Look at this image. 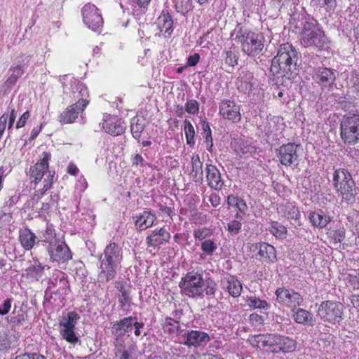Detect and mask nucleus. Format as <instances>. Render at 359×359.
<instances>
[{
	"mask_svg": "<svg viewBox=\"0 0 359 359\" xmlns=\"http://www.w3.org/2000/svg\"><path fill=\"white\" fill-rule=\"evenodd\" d=\"M299 64L300 60L296 49L288 43H283L271 61L270 71L278 79L282 78L283 82L290 81L297 75Z\"/></svg>",
	"mask_w": 359,
	"mask_h": 359,
	"instance_id": "f257e3e1",
	"label": "nucleus"
},
{
	"mask_svg": "<svg viewBox=\"0 0 359 359\" xmlns=\"http://www.w3.org/2000/svg\"><path fill=\"white\" fill-rule=\"evenodd\" d=\"M179 287L182 293L191 298H203L204 292L214 297L217 290L216 283L208 278H203V271H192L181 278Z\"/></svg>",
	"mask_w": 359,
	"mask_h": 359,
	"instance_id": "f03ea898",
	"label": "nucleus"
},
{
	"mask_svg": "<svg viewBox=\"0 0 359 359\" xmlns=\"http://www.w3.org/2000/svg\"><path fill=\"white\" fill-rule=\"evenodd\" d=\"M122 258V249L118 244L110 243L107 245L100 256V271L97 276L98 281L107 283L114 278Z\"/></svg>",
	"mask_w": 359,
	"mask_h": 359,
	"instance_id": "7ed1b4c3",
	"label": "nucleus"
},
{
	"mask_svg": "<svg viewBox=\"0 0 359 359\" xmlns=\"http://www.w3.org/2000/svg\"><path fill=\"white\" fill-rule=\"evenodd\" d=\"M250 342L254 347H259L261 345L264 348H267L273 353H292L297 347L294 339L278 334H256L252 337Z\"/></svg>",
	"mask_w": 359,
	"mask_h": 359,
	"instance_id": "20e7f679",
	"label": "nucleus"
},
{
	"mask_svg": "<svg viewBox=\"0 0 359 359\" xmlns=\"http://www.w3.org/2000/svg\"><path fill=\"white\" fill-rule=\"evenodd\" d=\"M235 41L241 50L249 57H255L262 54L265 39L262 34L252 32L243 27H237Z\"/></svg>",
	"mask_w": 359,
	"mask_h": 359,
	"instance_id": "39448f33",
	"label": "nucleus"
},
{
	"mask_svg": "<svg viewBox=\"0 0 359 359\" xmlns=\"http://www.w3.org/2000/svg\"><path fill=\"white\" fill-rule=\"evenodd\" d=\"M332 185L342 201L348 204L355 202L357 188L351 173L345 168L335 169L332 175Z\"/></svg>",
	"mask_w": 359,
	"mask_h": 359,
	"instance_id": "423d86ee",
	"label": "nucleus"
},
{
	"mask_svg": "<svg viewBox=\"0 0 359 359\" xmlns=\"http://www.w3.org/2000/svg\"><path fill=\"white\" fill-rule=\"evenodd\" d=\"M340 136L346 144L354 145L359 141V111H351L343 116Z\"/></svg>",
	"mask_w": 359,
	"mask_h": 359,
	"instance_id": "0eeeda50",
	"label": "nucleus"
},
{
	"mask_svg": "<svg viewBox=\"0 0 359 359\" xmlns=\"http://www.w3.org/2000/svg\"><path fill=\"white\" fill-rule=\"evenodd\" d=\"M343 307L342 304L338 302H323L318 307V314L324 321L335 324L342 318Z\"/></svg>",
	"mask_w": 359,
	"mask_h": 359,
	"instance_id": "6e6552de",
	"label": "nucleus"
},
{
	"mask_svg": "<svg viewBox=\"0 0 359 359\" xmlns=\"http://www.w3.org/2000/svg\"><path fill=\"white\" fill-rule=\"evenodd\" d=\"M300 147V144L290 142L281 145L276 149L278 161L285 166H297L299 161L298 149Z\"/></svg>",
	"mask_w": 359,
	"mask_h": 359,
	"instance_id": "1a4fd4ad",
	"label": "nucleus"
},
{
	"mask_svg": "<svg viewBox=\"0 0 359 359\" xmlns=\"http://www.w3.org/2000/svg\"><path fill=\"white\" fill-rule=\"evenodd\" d=\"M180 339V343L189 348L203 347L211 339L208 333L198 330H186Z\"/></svg>",
	"mask_w": 359,
	"mask_h": 359,
	"instance_id": "9d476101",
	"label": "nucleus"
},
{
	"mask_svg": "<svg viewBox=\"0 0 359 359\" xmlns=\"http://www.w3.org/2000/svg\"><path fill=\"white\" fill-rule=\"evenodd\" d=\"M50 260L53 262L65 263L72 259V252L62 240H59L46 247Z\"/></svg>",
	"mask_w": 359,
	"mask_h": 359,
	"instance_id": "9b49d317",
	"label": "nucleus"
},
{
	"mask_svg": "<svg viewBox=\"0 0 359 359\" xmlns=\"http://www.w3.org/2000/svg\"><path fill=\"white\" fill-rule=\"evenodd\" d=\"M276 300L294 311L297 306H300L303 302V297L294 290L285 287H278L275 292Z\"/></svg>",
	"mask_w": 359,
	"mask_h": 359,
	"instance_id": "f8f14e48",
	"label": "nucleus"
},
{
	"mask_svg": "<svg viewBox=\"0 0 359 359\" xmlns=\"http://www.w3.org/2000/svg\"><path fill=\"white\" fill-rule=\"evenodd\" d=\"M219 114L232 123H238L241 120V106L234 100L224 99L219 104Z\"/></svg>",
	"mask_w": 359,
	"mask_h": 359,
	"instance_id": "ddd939ff",
	"label": "nucleus"
},
{
	"mask_svg": "<svg viewBox=\"0 0 359 359\" xmlns=\"http://www.w3.org/2000/svg\"><path fill=\"white\" fill-rule=\"evenodd\" d=\"M97 11V7L91 4H86L82 9L83 22L93 31L98 30L103 24L102 15Z\"/></svg>",
	"mask_w": 359,
	"mask_h": 359,
	"instance_id": "4468645a",
	"label": "nucleus"
},
{
	"mask_svg": "<svg viewBox=\"0 0 359 359\" xmlns=\"http://www.w3.org/2000/svg\"><path fill=\"white\" fill-rule=\"evenodd\" d=\"M50 159V154L44 152L43 158L40 161L37 162L29 169V179L31 182H34L37 184L41 179L45 177L47 178V174L52 172L48 170V162Z\"/></svg>",
	"mask_w": 359,
	"mask_h": 359,
	"instance_id": "2eb2a0df",
	"label": "nucleus"
},
{
	"mask_svg": "<svg viewBox=\"0 0 359 359\" xmlns=\"http://www.w3.org/2000/svg\"><path fill=\"white\" fill-rule=\"evenodd\" d=\"M326 42V36L320 29L304 32L302 35L301 44L305 47L315 46L322 48Z\"/></svg>",
	"mask_w": 359,
	"mask_h": 359,
	"instance_id": "dca6fc26",
	"label": "nucleus"
},
{
	"mask_svg": "<svg viewBox=\"0 0 359 359\" xmlns=\"http://www.w3.org/2000/svg\"><path fill=\"white\" fill-rule=\"evenodd\" d=\"M88 102L85 99H79V101L70 105L65 111L60 114L59 121L62 123H72L77 118L80 111L84 110Z\"/></svg>",
	"mask_w": 359,
	"mask_h": 359,
	"instance_id": "f3484780",
	"label": "nucleus"
},
{
	"mask_svg": "<svg viewBox=\"0 0 359 359\" xmlns=\"http://www.w3.org/2000/svg\"><path fill=\"white\" fill-rule=\"evenodd\" d=\"M170 233L164 228L156 229L146 238L148 248H160L161 245L168 243L170 240Z\"/></svg>",
	"mask_w": 359,
	"mask_h": 359,
	"instance_id": "a211bd4d",
	"label": "nucleus"
},
{
	"mask_svg": "<svg viewBox=\"0 0 359 359\" xmlns=\"http://www.w3.org/2000/svg\"><path fill=\"white\" fill-rule=\"evenodd\" d=\"M132 320H136V317H126L114 323L111 327V333L115 337L114 342L124 341L121 338L126 332L132 330Z\"/></svg>",
	"mask_w": 359,
	"mask_h": 359,
	"instance_id": "6ab92c4d",
	"label": "nucleus"
},
{
	"mask_svg": "<svg viewBox=\"0 0 359 359\" xmlns=\"http://www.w3.org/2000/svg\"><path fill=\"white\" fill-rule=\"evenodd\" d=\"M206 180L208 185L215 189L221 190L224 186L221 173L215 165L208 164L205 168Z\"/></svg>",
	"mask_w": 359,
	"mask_h": 359,
	"instance_id": "aec40b11",
	"label": "nucleus"
},
{
	"mask_svg": "<svg viewBox=\"0 0 359 359\" xmlns=\"http://www.w3.org/2000/svg\"><path fill=\"white\" fill-rule=\"evenodd\" d=\"M102 128L106 133L114 136L121 134L125 129L124 123L121 119L110 115L104 116Z\"/></svg>",
	"mask_w": 359,
	"mask_h": 359,
	"instance_id": "412c9836",
	"label": "nucleus"
},
{
	"mask_svg": "<svg viewBox=\"0 0 359 359\" xmlns=\"http://www.w3.org/2000/svg\"><path fill=\"white\" fill-rule=\"evenodd\" d=\"M221 286L233 297H239L243 290L241 283L233 276H229L222 278L221 280Z\"/></svg>",
	"mask_w": 359,
	"mask_h": 359,
	"instance_id": "4be33fe9",
	"label": "nucleus"
},
{
	"mask_svg": "<svg viewBox=\"0 0 359 359\" xmlns=\"http://www.w3.org/2000/svg\"><path fill=\"white\" fill-rule=\"evenodd\" d=\"M255 248L258 250V255L264 262L274 263L277 261L276 250L273 245L261 242L256 243Z\"/></svg>",
	"mask_w": 359,
	"mask_h": 359,
	"instance_id": "5701e85b",
	"label": "nucleus"
},
{
	"mask_svg": "<svg viewBox=\"0 0 359 359\" xmlns=\"http://www.w3.org/2000/svg\"><path fill=\"white\" fill-rule=\"evenodd\" d=\"M135 226L139 231H144L151 226L156 219V215L151 211L145 210L140 215L133 217Z\"/></svg>",
	"mask_w": 359,
	"mask_h": 359,
	"instance_id": "b1692460",
	"label": "nucleus"
},
{
	"mask_svg": "<svg viewBox=\"0 0 359 359\" xmlns=\"http://www.w3.org/2000/svg\"><path fill=\"white\" fill-rule=\"evenodd\" d=\"M316 78L318 82L323 86H331L336 79L335 71L330 68H319L316 73Z\"/></svg>",
	"mask_w": 359,
	"mask_h": 359,
	"instance_id": "393cba45",
	"label": "nucleus"
},
{
	"mask_svg": "<svg viewBox=\"0 0 359 359\" xmlns=\"http://www.w3.org/2000/svg\"><path fill=\"white\" fill-rule=\"evenodd\" d=\"M61 276H53L48 283L46 292H50L51 294H61L65 292L67 286V281L65 279L64 274L60 273Z\"/></svg>",
	"mask_w": 359,
	"mask_h": 359,
	"instance_id": "a878e982",
	"label": "nucleus"
},
{
	"mask_svg": "<svg viewBox=\"0 0 359 359\" xmlns=\"http://www.w3.org/2000/svg\"><path fill=\"white\" fill-rule=\"evenodd\" d=\"M191 163L192 169L190 175L192 180L196 183L202 184L203 181V163L198 154L192 156Z\"/></svg>",
	"mask_w": 359,
	"mask_h": 359,
	"instance_id": "bb28decb",
	"label": "nucleus"
},
{
	"mask_svg": "<svg viewBox=\"0 0 359 359\" xmlns=\"http://www.w3.org/2000/svg\"><path fill=\"white\" fill-rule=\"evenodd\" d=\"M157 25L161 32L171 34L173 31V20L168 11H163L157 19Z\"/></svg>",
	"mask_w": 359,
	"mask_h": 359,
	"instance_id": "cd10ccee",
	"label": "nucleus"
},
{
	"mask_svg": "<svg viewBox=\"0 0 359 359\" xmlns=\"http://www.w3.org/2000/svg\"><path fill=\"white\" fill-rule=\"evenodd\" d=\"M36 236L29 229H24L20 231L19 240L25 250H30L36 243Z\"/></svg>",
	"mask_w": 359,
	"mask_h": 359,
	"instance_id": "c85d7f7f",
	"label": "nucleus"
},
{
	"mask_svg": "<svg viewBox=\"0 0 359 359\" xmlns=\"http://www.w3.org/2000/svg\"><path fill=\"white\" fill-rule=\"evenodd\" d=\"M293 313V318L296 323L314 325L316 320L313 319V315L308 311L299 308L295 309Z\"/></svg>",
	"mask_w": 359,
	"mask_h": 359,
	"instance_id": "c756f323",
	"label": "nucleus"
},
{
	"mask_svg": "<svg viewBox=\"0 0 359 359\" xmlns=\"http://www.w3.org/2000/svg\"><path fill=\"white\" fill-rule=\"evenodd\" d=\"M278 212L287 219L297 220L300 217L298 208L291 203H286L278 208Z\"/></svg>",
	"mask_w": 359,
	"mask_h": 359,
	"instance_id": "7c9ffc66",
	"label": "nucleus"
},
{
	"mask_svg": "<svg viewBox=\"0 0 359 359\" xmlns=\"http://www.w3.org/2000/svg\"><path fill=\"white\" fill-rule=\"evenodd\" d=\"M309 219L312 225L318 229L325 227L330 222V218L323 214L322 210L318 212H311L309 215Z\"/></svg>",
	"mask_w": 359,
	"mask_h": 359,
	"instance_id": "2f4dec72",
	"label": "nucleus"
},
{
	"mask_svg": "<svg viewBox=\"0 0 359 359\" xmlns=\"http://www.w3.org/2000/svg\"><path fill=\"white\" fill-rule=\"evenodd\" d=\"M79 318V315L76 312H68L63 316L62 319L59 323L60 330L75 328L76 324Z\"/></svg>",
	"mask_w": 359,
	"mask_h": 359,
	"instance_id": "473e14b6",
	"label": "nucleus"
},
{
	"mask_svg": "<svg viewBox=\"0 0 359 359\" xmlns=\"http://www.w3.org/2000/svg\"><path fill=\"white\" fill-rule=\"evenodd\" d=\"M8 73H11V74L5 81L4 86L8 88H11L16 83L18 79L23 74L24 69H22L20 65H16L14 67L10 68Z\"/></svg>",
	"mask_w": 359,
	"mask_h": 359,
	"instance_id": "72a5a7b5",
	"label": "nucleus"
},
{
	"mask_svg": "<svg viewBox=\"0 0 359 359\" xmlns=\"http://www.w3.org/2000/svg\"><path fill=\"white\" fill-rule=\"evenodd\" d=\"M227 204L229 206L236 208L243 214H245L248 210L245 201L243 198L233 194L227 197Z\"/></svg>",
	"mask_w": 359,
	"mask_h": 359,
	"instance_id": "f704fd0d",
	"label": "nucleus"
},
{
	"mask_svg": "<svg viewBox=\"0 0 359 359\" xmlns=\"http://www.w3.org/2000/svg\"><path fill=\"white\" fill-rule=\"evenodd\" d=\"M151 0H132L134 3L133 8V15L135 17H140L144 14L147 11L149 4Z\"/></svg>",
	"mask_w": 359,
	"mask_h": 359,
	"instance_id": "c9c22d12",
	"label": "nucleus"
},
{
	"mask_svg": "<svg viewBox=\"0 0 359 359\" xmlns=\"http://www.w3.org/2000/svg\"><path fill=\"white\" fill-rule=\"evenodd\" d=\"M44 271V266L41 264L32 265L26 269L27 276L35 280H38L42 277Z\"/></svg>",
	"mask_w": 359,
	"mask_h": 359,
	"instance_id": "e433bc0d",
	"label": "nucleus"
},
{
	"mask_svg": "<svg viewBox=\"0 0 359 359\" xmlns=\"http://www.w3.org/2000/svg\"><path fill=\"white\" fill-rule=\"evenodd\" d=\"M269 231L278 238H284L287 235L286 227L278 222H272L271 223Z\"/></svg>",
	"mask_w": 359,
	"mask_h": 359,
	"instance_id": "4c0bfd02",
	"label": "nucleus"
},
{
	"mask_svg": "<svg viewBox=\"0 0 359 359\" xmlns=\"http://www.w3.org/2000/svg\"><path fill=\"white\" fill-rule=\"evenodd\" d=\"M114 353L116 359H132L128 350L126 349L124 341L114 342Z\"/></svg>",
	"mask_w": 359,
	"mask_h": 359,
	"instance_id": "58836bf2",
	"label": "nucleus"
},
{
	"mask_svg": "<svg viewBox=\"0 0 359 359\" xmlns=\"http://www.w3.org/2000/svg\"><path fill=\"white\" fill-rule=\"evenodd\" d=\"M59 240V238H56L55 231L53 227L52 226H48L46 230L42 232V236H41L40 241L50 245Z\"/></svg>",
	"mask_w": 359,
	"mask_h": 359,
	"instance_id": "ea45409f",
	"label": "nucleus"
},
{
	"mask_svg": "<svg viewBox=\"0 0 359 359\" xmlns=\"http://www.w3.org/2000/svg\"><path fill=\"white\" fill-rule=\"evenodd\" d=\"M235 217L236 219L231 221L227 224V230L233 236L237 235L240 232L242 227V223L241 222L242 217L240 215V214L236 213L235 215Z\"/></svg>",
	"mask_w": 359,
	"mask_h": 359,
	"instance_id": "a19ab883",
	"label": "nucleus"
},
{
	"mask_svg": "<svg viewBox=\"0 0 359 359\" xmlns=\"http://www.w3.org/2000/svg\"><path fill=\"white\" fill-rule=\"evenodd\" d=\"M60 333L67 342L75 345L79 341V337L75 333V328L60 330Z\"/></svg>",
	"mask_w": 359,
	"mask_h": 359,
	"instance_id": "79ce46f5",
	"label": "nucleus"
},
{
	"mask_svg": "<svg viewBox=\"0 0 359 359\" xmlns=\"http://www.w3.org/2000/svg\"><path fill=\"white\" fill-rule=\"evenodd\" d=\"M346 231L344 228L330 229L327 231L328 237L334 243H341L345 238Z\"/></svg>",
	"mask_w": 359,
	"mask_h": 359,
	"instance_id": "37998d69",
	"label": "nucleus"
},
{
	"mask_svg": "<svg viewBox=\"0 0 359 359\" xmlns=\"http://www.w3.org/2000/svg\"><path fill=\"white\" fill-rule=\"evenodd\" d=\"M165 328H168L172 332H177L180 336L184 333V330L182 329L180 323L172 319V318H166L165 322Z\"/></svg>",
	"mask_w": 359,
	"mask_h": 359,
	"instance_id": "c03bdc74",
	"label": "nucleus"
},
{
	"mask_svg": "<svg viewBox=\"0 0 359 359\" xmlns=\"http://www.w3.org/2000/svg\"><path fill=\"white\" fill-rule=\"evenodd\" d=\"M248 305L253 309H267L269 308V304L266 301L260 299L256 297H250L247 299Z\"/></svg>",
	"mask_w": 359,
	"mask_h": 359,
	"instance_id": "a18cd8bd",
	"label": "nucleus"
},
{
	"mask_svg": "<svg viewBox=\"0 0 359 359\" xmlns=\"http://www.w3.org/2000/svg\"><path fill=\"white\" fill-rule=\"evenodd\" d=\"M54 175L55 172H48L47 174V178L44 179V185L43 189L39 191L38 193L36 194V196H37L38 197V199H40L46 193V191H48L51 187L53 182Z\"/></svg>",
	"mask_w": 359,
	"mask_h": 359,
	"instance_id": "49530a36",
	"label": "nucleus"
},
{
	"mask_svg": "<svg viewBox=\"0 0 359 359\" xmlns=\"http://www.w3.org/2000/svg\"><path fill=\"white\" fill-rule=\"evenodd\" d=\"M217 249V244L211 240H205L201 243V250L206 255H212Z\"/></svg>",
	"mask_w": 359,
	"mask_h": 359,
	"instance_id": "de8ad7c7",
	"label": "nucleus"
},
{
	"mask_svg": "<svg viewBox=\"0 0 359 359\" xmlns=\"http://www.w3.org/2000/svg\"><path fill=\"white\" fill-rule=\"evenodd\" d=\"M318 5L321 8H324L326 12L329 13L330 15H331L337 7V2L336 0H321Z\"/></svg>",
	"mask_w": 359,
	"mask_h": 359,
	"instance_id": "09e8293b",
	"label": "nucleus"
},
{
	"mask_svg": "<svg viewBox=\"0 0 359 359\" xmlns=\"http://www.w3.org/2000/svg\"><path fill=\"white\" fill-rule=\"evenodd\" d=\"M117 289L121 293L118 297V302L122 306L126 305L130 302V294L123 284H119Z\"/></svg>",
	"mask_w": 359,
	"mask_h": 359,
	"instance_id": "8fccbe9b",
	"label": "nucleus"
},
{
	"mask_svg": "<svg viewBox=\"0 0 359 359\" xmlns=\"http://www.w3.org/2000/svg\"><path fill=\"white\" fill-rule=\"evenodd\" d=\"M184 107L185 111L191 114H197L199 111V103L196 100H188Z\"/></svg>",
	"mask_w": 359,
	"mask_h": 359,
	"instance_id": "3c124183",
	"label": "nucleus"
},
{
	"mask_svg": "<svg viewBox=\"0 0 359 359\" xmlns=\"http://www.w3.org/2000/svg\"><path fill=\"white\" fill-rule=\"evenodd\" d=\"M139 120L137 121L136 123L131 124V133L134 138L138 140L144 130V126L142 123H138Z\"/></svg>",
	"mask_w": 359,
	"mask_h": 359,
	"instance_id": "603ef678",
	"label": "nucleus"
},
{
	"mask_svg": "<svg viewBox=\"0 0 359 359\" xmlns=\"http://www.w3.org/2000/svg\"><path fill=\"white\" fill-rule=\"evenodd\" d=\"M225 63L229 65L231 67H233L237 65L238 57L236 53L231 50H228L225 52Z\"/></svg>",
	"mask_w": 359,
	"mask_h": 359,
	"instance_id": "864d4df0",
	"label": "nucleus"
},
{
	"mask_svg": "<svg viewBox=\"0 0 359 359\" xmlns=\"http://www.w3.org/2000/svg\"><path fill=\"white\" fill-rule=\"evenodd\" d=\"M184 133L187 144L193 146L195 144V130L194 127H189V128H184Z\"/></svg>",
	"mask_w": 359,
	"mask_h": 359,
	"instance_id": "5fc2aeb1",
	"label": "nucleus"
},
{
	"mask_svg": "<svg viewBox=\"0 0 359 359\" xmlns=\"http://www.w3.org/2000/svg\"><path fill=\"white\" fill-rule=\"evenodd\" d=\"M14 346L10 339L6 334L0 335V351H5Z\"/></svg>",
	"mask_w": 359,
	"mask_h": 359,
	"instance_id": "6e6d98bb",
	"label": "nucleus"
},
{
	"mask_svg": "<svg viewBox=\"0 0 359 359\" xmlns=\"http://www.w3.org/2000/svg\"><path fill=\"white\" fill-rule=\"evenodd\" d=\"M211 233L208 229L203 228L201 229H196L194 231V236L198 240H204L205 238L210 236Z\"/></svg>",
	"mask_w": 359,
	"mask_h": 359,
	"instance_id": "4d7b16f0",
	"label": "nucleus"
},
{
	"mask_svg": "<svg viewBox=\"0 0 359 359\" xmlns=\"http://www.w3.org/2000/svg\"><path fill=\"white\" fill-rule=\"evenodd\" d=\"M346 284L353 290L359 289V278L357 276L349 274L346 278Z\"/></svg>",
	"mask_w": 359,
	"mask_h": 359,
	"instance_id": "13d9d810",
	"label": "nucleus"
},
{
	"mask_svg": "<svg viewBox=\"0 0 359 359\" xmlns=\"http://www.w3.org/2000/svg\"><path fill=\"white\" fill-rule=\"evenodd\" d=\"M202 129H203L202 135H203V137L205 138V142H208L209 140H212V131H211L210 127L209 126V123L207 121H203Z\"/></svg>",
	"mask_w": 359,
	"mask_h": 359,
	"instance_id": "bf43d9fd",
	"label": "nucleus"
},
{
	"mask_svg": "<svg viewBox=\"0 0 359 359\" xmlns=\"http://www.w3.org/2000/svg\"><path fill=\"white\" fill-rule=\"evenodd\" d=\"M11 299H6L4 301L3 304L0 306V315L4 316L7 314L11 307Z\"/></svg>",
	"mask_w": 359,
	"mask_h": 359,
	"instance_id": "052dcab7",
	"label": "nucleus"
},
{
	"mask_svg": "<svg viewBox=\"0 0 359 359\" xmlns=\"http://www.w3.org/2000/svg\"><path fill=\"white\" fill-rule=\"evenodd\" d=\"M14 359H46L44 356L38 353H24L16 356Z\"/></svg>",
	"mask_w": 359,
	"mask_h": 359,
	"instance_id": "680f3d73",
	"label": "nucleus"
},
{
	"mask_svg": "<svg viewBox=\"0 0 359 359\" xmlns=\"http://www.w3.org/2000/svg\"><path fill=\"white\" fill-rule=\"evenodd\" d=\"M11 171V168L2 165L0 167V191L3 187L4 178Z\"/></svg>",
	"mask_w": 359,
	"mask_h": 359,
	"instance_id": "e2e57ef3",
	"label": "nucleus"
},
{
	"mask_svg": "<svg viewBox=\"0 0 359 359\" xmlns=\"http://www.w3.org/2000/svg\"><path fill=\"white\" fill-rule=\"evenodd\" d=\"M29 61V56L26 55H21L16 57L15 62L17 65H20L22 69H23V67L27 64Z\"/></svg>",
	"mask_w": 359,
	"mask_h": 359,
	"instance_id": "0e129e2a",
	"label": "nucleus"
},
{
	"mask_svg": "<svg viewBox=\"0 0 359 359\" xmlns=\"http://www.w3.org/2000/svg\"><path fill=\"white\" fill-rule=\"evenodd\" d=\"M30 114L28 111L23 113V114L20 118L19 121H18L16 124V128H20L25 126L27 121L29 118Z\"/></svg>",
	"mask_w": 359,
	"mask_h": 359,
	"instance_id": "69168bd1",
	"label": "nucleus"
},
{
	"mask_svg": "<svg viewBox=\"0 0 359 359\" xmlns=\"http://www.w3.org/2000/svg\"><path fill=\"white\" fill-rule=\"evenodd\" d=\"M200 60V55L198 53H194L191 55H190L188 58L187 67H194L196 65V64L199 62Z\"/></svg>",
	"mask_w": 359,
	"mask_h": 359,
	"instance_id": "338daca9",
	"label": "nucleus"
},
{
	"mask_svg": "<svg viewBox=\"0 0 359 359\" xmlns=\"http://www.w3.org/2000/svg\"><path fill=\"white\" fill-rule=\"evenodd\" d=\"M209 201L213 207H217L220 204V197L216 193H212L209 196Z\"/></svg>",
	"mask_w": 359,
	"mask_h": 359,
	"instance_id": "774afa93",
	"label": "nucleus"
}]
</instances>
